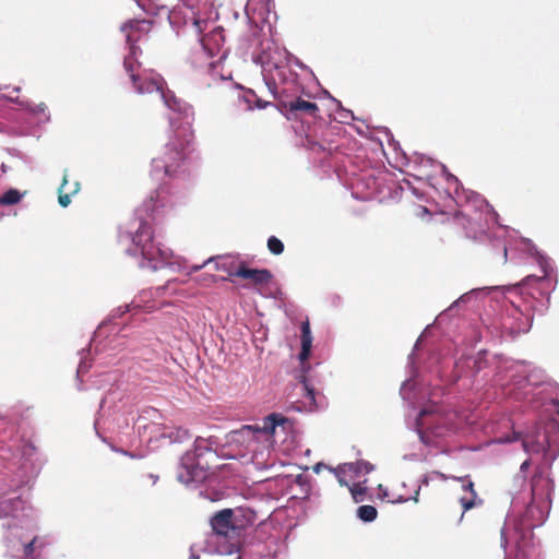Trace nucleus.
<instances>
[{"instance_id":"1","label":"nucleus","mask_w":559,"mask_h":559,"mask_svg":"<svg viewBox=\"0 0 559 559\" xmlns=\"http://www.w3.org/2000/svg\"><path fill=\"white\" fill-rule=\"evenodd\" d=\"M523 250L530 254L538 265L543 275L530 274L521 283L509 285H496L472 288L462 294L447 309L440 312L432 324H428L408 355L407 368L408 378L402 383L400 394L404 401L412 399L421 383L418 380L419 371L416 367V352L420 349L421 340L429 333L433 324L440 325L453 314L455 310L471 302H476L491 294H499L503 297L507 294H514L516 299L510 300V307L500 318L499 329L502 337L515 338L521 333H527L533 323L534 314H545L550 306L551 293L557 286L556 270L554 261L544 252L539 251L535 243L527 238L522 240Z\"/></svg>"},{"instance_id":"2","label":"nucleus","mask_w":559,"mask_h":559,"mask_svg":"<svg viewBox=\"0 0 559 559\" xmlns=\"http://www.w3.org/2000/svg\"><path fill=\"white\" fill-rule=\"evenodd\" d=\"M552 491L554 480L548 471L544 466H537L525 499H521L516 493L511 500L510 510L500 532L501 547L504 550L509 544H514L520 554L530 544L534 528L542 526L549 515Z\"/></svg>"},{"instance_id":"3","label":"nucleus","mask_w":559,"mask_h":559,"mask_svg":"<svg viewBox=\"0 0 559 559\" xmlns=\"http://www.w3.org/2000/svg\"><path fill=\"white\" fill-rule=\"evenodd\" d=\"M158 197V192L152 194L135 209L134 217L126 227L119 228L118 238L120 243L127 245L124 252L136 259L140 269L180 272L183 270V261L170 248L154 240L152 224L163 207Z\"/></svg>"},{"instance_id":"4","label":"nucleus","mask_w":559,"mask_h":559,"mask_svg":"<svg viewBox=\"0 0 559 559\" xmlns=\"http://www.w3.org/2000/svg\"><path fill=\"white\" fill-rule=\"evenodd\" d=\"M126 41L129 46V56L124 58L123 67L130 75L135 92L141 95L157 93L164 105L170 110L169 126L174 127L178 117V119H183V126L187 129L194 120L193 107L166 88L165 81L158 73L145 70L135 74L132 59L136 57L140 47L136 46V38L132 34H127Z\"/></svg>"},{"instance_id":"5","label":"nucleus","mask_w":559,"mask_h":559,"mask_svg":"<svg viewBox=\"0 0 559 559\" xmlns=\"http://www.w3.org/2000/svg\"><path fill=\"white\" fill-rule=\"evenodd\" d=\"M129 311V305L119 306L112 309L108 317L99 323L93 333L90 345L79 352L78 377L85 374L91 369L93 353L96 356L103 353H108L111 356L129 347L128 334L124 333L129 326V321L123 320V316Z\"/></svg>"},{"instance_id":"6","label":"nucleus","mask_w":559,"mask_h":559,"mask_svg":"<svg viewBox=\"0 0 559 559\" xmlns=\"http://www.w3.org/2000/svg\"><path fill=\"white\" fill-rule=\"evenodd\" d=\"M436 164L448 183V188L444 191L445 194L456 206L461 207V210L455 212L454 218L463 217L466 221V225L463 223L465 228L479 225L480 231H484L481 225L483 217H485L487 226H489V222L497 223V218H499L498 213L483 195L465 189L459 178L451 174L444 164Z\"/></svg>"},{"instance_id":"7","label":"nucleus","mask_w":559,"mask_h":559,"mask_svg":"<svg viewBox=\"0 0 559 559\" xmlns=\"http://www.w3.org/2000/svg\"><path fill=\"white\" fill-rule=\"evenodd\" d=\"M191 126L192 123L185 129L183 119L178 118L175 126H170L174 135L165 144L162 154L152 159L151 176L155 180H163L164 177L175 178L185 173L192 138Z\"/></svg>"},{"instance_id":"8","label":"nucleus","mask_w":559,"mask_h":559,"mask_svg":"<svg viewBox=\"0 0 559 559\" xmlns=\"http://www.w3.org/2000/svg\"><path fill=\"white\" fill-rule=\"evenodd\" d=\"M510 393L514 400L522 401L527 407L539 409L558 403L559 384L550 379H538L536 372H532L518 380Z\"/></svg>"},{"instance_id":"9","label":"nucleus","mask_w":559,"mask_h":559,"mask_svg":"<svg viewBox=\"0 0 559 559\" xmlns=\"http://www.w3.org/2000/svg\"><path fill=\"white\" fill-rule=\"evenodd\" d=\"M420 442L427 447L435 445V438H443L450 430V423L439 411V406L432 403L420 408L413 426L411 427Z\"/></svg>"},{"instance_id":"10","label":"nucleus","mask_w":559,"mask_h":559,"mask_svg":"<svg viewBox=\"0 0 559 559\" xmlns=\"http://www.w3.org/2000/svg\"><path fill=\"white\" fill-rule=\"evenodd\" d=\"M212 452L203 437H197L193 443V449L188 450L180 457V467L183 469L178 473L177 479L181 484L190 486L199 484L206 479L209 473L201 463L200 459L206 453Z\"/></svg>"},{"instance_id":"11","label":"nucleus","mask_w":559,"mask_h":559,"mask_svg":"<svg viewBox=\"0 0 559 559\" xmlns=\"http://www.w3.org/2000/svg\"><path fill=\"white\" fill-rule=\"evenodd\" d=\"M14 457L16 459V471L9 479L12 487L27 486L40 473L41 465L36 457V447L23 441L15 448Z\"/></svg>"},{"instance_id":"12","label":"nucleus","mask_w":559,"mask_h":559,"mask_svg":"<svg viewBox=\"0 0 559 559\" xmlns=\"http://www.w3.org/2000/svg\"><path fill=\"white\" fill-rule=\"evenodd\" d=\"M210 525L217 538L216 552L229 556L240 551V542L230 540V535H237L233 520V509L226 508L215 512L210 519Z\"/></svg>"},{"instance_id":"13","label":"nucleus","mask_w":559,"mask_h":559,"mask_svg":"<svg viewBox=\"0 0 559 559\" xmlns=\"http://www.w3.org/2000/svg\"><path fill=\"white\" fill-rule=\"evenodd\" d=\"M487 350H479L477 356H469L463 354L454 361L453 370L450 374H443V372L438 369L437 372L440 378H445V382L450 385L455 384L463 376L469 374L472 377L477 376L485 367H487L488 361L486 359Z\"/></svg>"},{"instance_id":"14","label":"nucleus","mask_w":559,"mask_h":559,"mask_svg":"<svg viewBox=\"0 0 559 559\" xmlns=\"http://www.w3.org/2000/svg\"><path fill=\"white\" fill-rule=\"evenodd\" d=\"M142 417L138 418L136 428L140 435L148 432L150 439L148 442H152L153 439H167L170 444L174 443H183L191 438V433L187 428L181 426H168L165 424H141Z\"/></svg>"},{"instance_id":"15","label":"nucleus","mask_w":559,"mask_h":559,"mask_svg":"<svg viewBox=\"0 0 559 559\" xmlns=\"http://www.w3.org/2000/svg\"><path fill=\"white\" fill-rule=\"evenodd\" d=\"M311 369L312 366L309 361H301L299 362V370L295 377L302 385L304 395L309 400L308 404L299 401H293L287 404V411L297 413H312L318 408L317 390L314 389L308 376Z\"/></svg>"},{"instance_id":"16","label":"nucleus","mask_w":559,"mask_h":559,"mask_svg":"<svg viewBox=\"0 0 559 559\" xmlns=\"http://www.w3.org/2000/svg\"><path fill=\"white\" fill-rule=\"evenodd\" d=\"M248 44L252 49L251 60L262 68V72H269L272 68L280 69L272 55L273 41L269 38H261L260 31L252 32L248 37Z\"/></svg>"},{"instance_id":"17","label":"nucleus","mask_w":559,"mask_h":559,"mask_svg":"<svg viewBox=\"0 0 559 559\" xmlns=\"http://www.w3.org/2000/svg\"><path fill=\"white\" fill-rule=\"evenodd\" d=\"M275 108L287 120H297L301 114L316 117V114L319 111L316 103L305 100L301 97L292 98L289 94L286 98H280L278 103H275Z\"/></svg>"},{"instance_id":"18","label":"nucleus","mask_w":559,"mask_h":559,"mask_svg":"<svg viewBox=\"0 0 559 559\" xmlns=\"http://www.w3.org/2000/svg\"><path fill=\"white\" fill-rule=\"evenodd\" d=\"M20 487H12L11 480L7 477L0 478V519L14 518L16 512L22 510L24 501L19 497L4 498L11 491H15Z\"/></svg>"},{"instance_id":"19","label":"nucleus","mask_w":559,"mask_h":559,"mask_svg":"<svg viewBox=\"0 0 559 559\" xmlns=\"http://www.w3.org/2000/svg\"><path fill=\"white\" fill-rule=\"evenodd\" d=\"M261 433L260 425H243L240 429L231 430L224 436L226 447H243Z\"/></svg>"},{"instance_id":"20","label":"nucleus","mask_w":559,"mask_h":559,"mask_svg":"<svg viewBox=\"0 0 559 559\" xmlns=\"http://www.w3.org/2000/svg\"><path fill=\"white\" fill-rule=\"evenodd\" d=\"M202 34L203 32L201 34L198 33L201 47L209 58H213L221 51L225 43L224 28L215 26L209 34Z\"/></svg>"},{"instance_id":"21","label":"nucleus","mask_w":559,"mask_h":559,"mask_svg":"<svg viewBox=\"0 0 559 559\" xmlns=\"http://www.w3.org/2000/svg\"><path fill=\"white\" fill-rule=\"evenodd\" d=\"M277 428L289 432L294 429V421L281 413H271L263 418V424L260 426L261 433L271 436L275 435Z\"/></svg>"},{"instance_id":"22","label":"nucleus","mask_w":559,"mask_h":559,"mask_svg":"<svg viewBox=\"0 0 559 559\" xmlns=\"http://www.w3.org/2000/svg\"><path fill=\"white\" fill-rule=\"evenodd\" d=\"M235 277L250 280L257 285L269 283L273 278V274L267 269H252L246 263H240L235 270Z\"/></svg>"},{"instance_id":"23","label":"nucleus","mask_w":559,"mask_h":559,"mask_svg":"<svg viewBox=\"0 0 559 559\" xmlns=\"http://www.w3.org/2000/svg\"><path fill=\"white\" fill-rule=\"evenodd\" d=\"M186 8L190 9L193 14V26L195 32L201 34L204 32L207 23L198 16L201 9L212 8L215 0H179Z\"/></svg>"},{"instance_id":"24","label":"nucleus","mask_w":559,"mask_h":559,"mask_svg":"<svg viewBox=\"0 0 559 559\" xmlns=\"http://www.w3.org/2000/svg\"><path fill=\"white\" fill-rule=\"evenodd\" d=\"M233 520L237 535H239L248 526L254 524L257 512L249 507H239L233 509Z\"/></svg>"},{"instance_id":"25","label":"nucleus","mask_w":559,"mask_h":559,"mask_svg":"<svg viewBox=\"0 0 559 559\" xmlns=\"http://www.w3.org/2000/svg\"><path fill=\"white\" fill-rule=\"evenodd\" d=\"M312 332L308 320L300 324V350L298 353V360L309 361L312 352Z\"/></svg>"},{"instance_id":"26","label":"nucleus","mask_w":559,"mask_h":559,"mask_svg":"<svg viewBox=\"0 0 559 559\" xmlns=\"http://www.w3.org/2000/svg\"><path fill=\"white\" fill-rule=\"evenodd\" d=\"M302 147L313 154H322L320 162L323 163L331 155V151L311 135L307 134L301 142Z\"/></svg>"},{"instance_id":"27","label":"nucleus","mask_w":559,"mask_h":559,"mask_svg":"<svg viewBox=\"0 0 559 559\" xmlns=\"http://www.w3.org/2000/svg\"><path fill=\"white\" fill-rule=\"evenodd\" d=\"M26 192H21L16 188H9L0 195V205H15L22 201Z\"/></svg>"},{"instance_id":"28","label":"nucleus","mask_w":559,"mask_h":559,"mask_svg":"<svg viewBox=\"0 0 559 559\" xmlns=\"http://www.w3.org/2000/svg\"><path fill=\"white\" fill-rule=\"evenodd\" d=\"M344 467L352 472L356 477L359 476L361 473L369 474L374 471V465L365 460L345 463Z\"/></svg>"},{"instance_id":"29","label":"nucleus","mask_w":559,"mask_h":559,"mask_svg":"<svg viewBox=\"0 0 559 559\" xmlns=\"http://www.w3.org/2000/svg\"><path fill=\"white\" fill-rule=\"evenodd\" d=\"M356 516L364 523H372L378 516V510L371 504H362L357 508Z\"/></svg>"},{"instance_id":"30","label":"nucleus","mask_w":559,"mask_h":559,"mask_svg":"<svg viewBox=\"0 0 559 559\" xmlns=\"http://www.w3.org/2000/svg\"><path fill=\"white\" fill-rule=\"evenodd\" d=\"M205 440V443H207L209 448L212 452H215L216 455L233 459L234 455H227L223 453V449L226 448V444H224V437H217V436H210L207 438H203Z\"/></svg>"},{"instance_id":"31","label":"nucleus","mask_w":559,"mask_h":559,"mask_svg":"<svg viewBox=\"0 0 559 559\" xmlns=\"http://www.w3.org/2000/svg\"><path fill=\"white\" fill-rule=\"evenodd\" d=\"M262 76L269 92L272 94L276 103H278L280 98L287 97L288 92L286 90L278 92L275 79L273 76H271L267 72H262Z\"/></svg>"},{"instance_id":"32","label":"nucleus","mask_w":559,"mask_h":559,"mask_svg":"<svg viewBox=\"0 0 559 559\" xmlns=\"http://www.w3.org/2000/svg\"><path fill=\"white\" fill-rule=\"evenodd\" d=\"M10 100L16 103L21 108L28 111L33 116H36L38 114H45L47 110V106L45 103H39L37 105H33L28 99H20V98L12 99L11 98Z\"/></svg>"},{"instance_id":"33","label":"nucleus","mask_w":559,"mask_h":559,"mask_svg":"<svg viewBox=\"0 0 559 559\" xmlns=\"http://www.w3.org/2000/svg\"><path fill=\"white\" fill-rule=\"evenodd\" d=\"M366 483L367 479H365L362 483H355L347 487L355 503H360L366 500L368 491L367 487L365 486Z\"/></svg>"},{"instance_id":"34","label":"nucleus","mask_w":559,"mask_h":559,"mask_svg":"<svg viewBox=\"0 0 559 559\" xmlns=\"http://www.w3.org/2000/svg\"><path fill=\"white\" fill-rule=\"evenodd\" d=\"M294 484H295V486H297L299 488V493H300L299 498L305 499V500L309 499L311 486H310L308 476H306L304 474L296 475L295 479H294Z\"/></svg>"},{"instance_id":"35","label":"nucleus","mask_w":559,"mask_h":559,"mask_svg":"<svg viewBox=\"0 0 559 559\" xmlns=\"http://www.w3.org/2000/svg\"><path fill=\"white\" fill-rule=\"evenodd\" d=\"M526 485V475L516 473L512 479V488L510 489L511 500L513 496L519 493L521 499H525V495L522 492V488Z\"/></svg>"},{"instance_id":"36","label":"nucleus","mask_w":559,"mask_h":559,"mask_svg":"<svg viewBox=\"0 0 559 559\" xmlns=\"http://www.w3.org/2000/svg\"><path fill=\"white\" fill-rule=\"evenodd\" d=\"M68 170L64 169L62 182L60 187L58 188V203L61 207H68L71 203V193H63L64 187L68 185Z\"/></svg>"},{"instance_id":"37","label":"nucleus","mask_w":559,"mask_h":559,"mask_svg":"<svg viewBox=\"0 0 559 559\" xmlns=\"http://www.w3.org/2000/svg\"><path fill=\"white\" fill-rule=\"evenodd\" d=\"M332 102L336 106L337 120L341 123H349V120L355 119L354 112L349 109L344 108L342 103L338 99L332 98Z\"/></svg>"},{"instance_id":"38","label":"nucleus","mask_w":559,"mask_h":559,"mask_svg":"<svg viewBox=\"0 0 559 559\" xmlns=\"http://www.w3.org/2000/svg\"><path fill=\"white\" fill-rule=\"evenodd\" d=\"M215 260L212 262L214 263V269L216 271H223V272H226L228 274V277H234L235 276V270L237 267H234V263L233 262H229L225 259H223L222 257H213Z\"/></svg>"},{"instance_id":"39","label":"nucleus","mask_w":559,"mask_h":559,"mask_svg":"<svg viewBox=\"0 0 559 559\" xmlns=\"http://www.w3.org/2000/svg\"><path fill=\"white\" fill-rule=\"evenodd\" d=\"M266 247H267V250L274 254V255H280L284 252L285 250V245L284 242L277 238L276 236H270L266 240Z\"/></svg>"},{"instance_id":"40","label":"nucleus","mask_w":559,"mask_h":559,"mask_svg":"<svg viewBox=\"0 0 559 559\" xmlns=\"http://www.w3.org/2000/svg\"><path fill=\"white\" fill-rule=\"evenodd\" d=\"M419 492H420V486H418L416 488V490H415L413 496L405 497L403 495H399L397 497L391 499L390 502L393 503V504H401V503L407 502L409 500H412L414 502H418Z\"/></svg>"},{"instance_id":"41","label":"nucleus","mask_w":559,"mask_h":559,"mask_svg":"<svg viewBox=\"0 0 559 559\" xmlns=\"http://www.w3.org/2000/svg\"><path fill=\"white\" fill-rule=\"evenodd\" d=\"M345 468L346 467H344V465H338L336 468H330V471H332L335 474V477L341 487H349L350 485L344 477Z\"/></svg>"},{"instance_id":"42","label":"nucleus","mask_w":559,"mask_h":559,"mask_svg":"<svg viewBox=\"0 0 559 559\" xmlns=\"http://www.w3.org/2000/svg\"><path fill=\"white\" fill-rule=\"evenodd\" d=\"M522 445H523L524 452L527 454L538 453L542 450H544V447L538 442L523 441Z\"/></svg>"},{"instance_id":"43","label":"nucleus","mask_w":559,"mask_h":559,"mask_svg":"<svg viewBox=\"0 0 559 559\" xmlns=\"http://www.w3.org/2000/svg\"><path fill=\"white\" fill-rule=\"evenodd\" d=\"M475 499H476V497H473L472 495H471L469 498H466V497L460 498V502H461V506H462L463 510L464 511H468L472 508H474L475 507Z\"/></svg>"},{"instance_id":"44","label":"nucleus","mask_w":559,"mask_h":559,"mask_svg":"<svg viewBox=\"0 0 559 559\" xmlns=\"http://www.w3.org/2000/svg\"><path fill=\"white\" fill-rule=\"evenodd\" d=\"M255 98H257V94L252 90H246L242 95V99H243V102H246L248 104L249 109L253 108L251 104H252V102H254Z\"/></svg>"},{"instance_id":"45","label":"nucleus","mask_w":559,"mask_h":559,"mask_svg":"<svg viewBox=\"0 0 559 559\" xmlns=\"http://www.w3.org/2000/svg\"><path fill=\"white\" fill-rule=\"evenodd\" d=\"M481 225H483L484 231L479 230V225H474L469 229L474 233L486 234L487 229H489L491 225H498V227H501V224H499L498 222L497 223L489 222V226H487L486 222H485V217H483V219H481Z\"/></svg>"},{"instance_id":"46","label":"nucleus","mask_w":559,"mask_h":559,"mask_svg":"<svg viewBox=\"0 0 559 559\" xmlns=\"http://www.w3.org/2000/svg\"><path fill=\"white\" fill-rule=\"evenodd\" d=\"M286 55H287L288 62L294 63L296 67H298L300 69H308V67L300 59H298L290 52L286 51Z\"/></svg>"},{"instance_id":"47","label":"nucleus","mask_w":559,"mask_h":559,"mask_svg":"<svg viewBox=\"0 0 559 559\" xmlns=\"http://www.w3.org/2000/svg\"><path fill=\"white\" fill-rule=\"evenodd\" d=\"M383 129H384V132H385V134L388 136V141H389L390 146H392L393 150H395V151L400 150L401 148L400 143L396 140H394L391 131L388 128H385V127Z\"/></svg>"},{"instance_id":"48","label":"nucleus","mask_w":559,"mask_h":559,"mask_svg":"<svg viewBox=\"0 0 559 559\" xmlns=\"http://www.w3.org/2000/svg\"><path fill=\"white\" fill-rule=\"evenodd\" d=\"M267 106H274L275 107V104H273L271 102L262 100V99H260L257 96V98L254 99V108H257V109H264Z\"/></svg>"},{"instance_id":"49","label":"nucleus","mask_w":559,"mask_h":559,"mask_svg":"<svg viewBox=\"0 0 559 559\" xmlns=\"http://www.w3.org/2000/svg\"><path fill=\"white\" fill-rule=\"evenodd\" d=\"M407 187L418 200H425V193L421 190L414 187L411 182H407Z\"/></svg>"},{"instance_id":"50","label":"nucleus","mask_w":559,"mask_h":559,"mask_svg":"<svg viewBox=\"0 0 559 559\" xmlns=\"http://www.w3.org/2000/svg\"><path fill=\"white\" fill-rule=\"evenodd\" d=\"M215 259L214 258H209L207 260H205L202 264H194L190 267V271L189 273H194V272H198L200 271L201 269H203L205 265L207 264H211Z\"/></svg>"},{"instance_id":"51","label":"nucleus","mask_w":559,"mask_h":559,"mask_svg":"<svg viewBox=\"0 0 559 559\" xmlns=\"http://www.w3.org/2000/svg\"><path fill=\"white\" fill-rule=\"evenodd\" d=\"M462 488L465 491H469L473 497H477L476 491L474 490V483L472 480H464Z\"/></svg>"},{"instance_id":"52","label":"nucleus","mask_w":559,"mask_h":559,"mask_svg":"<svg viewBox=\"0 0 559 559\" xmlns=\"http://www.w3.org/2000/svg\"><path fill=\"white\" fill-rule=\"evenodd\" d=\"M531 464H532L531 459H526L525 461H523L522 464L520 465L519 473L526 475L527 471L531 467Z\"/></svg>"},{"instance_id":"53","label":"nucleus","mask_w":559,"mask_h":559,"mask_svg":"<svg viewBox=\"0 0 559 559\" xmlns=\"http://www.w3.org/2000/svg\"><path fill=\"white\" fill-rule=\"evenodd\" d=\"M417 159H419V163L423 164V165L432 166L435 164V162H433V159L431 157H428V156H425V155H419L417 157Z\"/></svg>"},{"instance_id":"54","label":"nucleus","mask_w":559,"mask_h":559,"mask_svg":"<svg viewBox=\"0 0 559 559\" xmlns=\"http://www.w3.org/2000/svg\"><path fill=\"white\" fill-rule=\"evenodd\" d=\"M404 461H421V457L417 453H407L402 456Z\"/></svg>"},{"instance_id":"55","label":"nucleus","mask_w":559,"mask_h":559,"mask_svg":"<svg viewBox=\"0 0 559 559\" xmlns=\"http://www.w3.org/2000/svg\"><path fill=\"white\" fill-rule=\"evenodd\" d=\"M110 449L114 451V452H118V453H121L123 455H127V456H130V457H134V455L132 453H130L129 451H126V450H122V449H118L116 448L115 445L112 444H109Z\"/></svg>"},{"instance_id":"56","label":"nucleus","mask_w":559,"mask_h":559,"mask_svg":"<svg viewBox=\"0 0 559 559\" xmlns=\"http://www.w3.org/2000/svg\"><path fill=\"white\" fill-rule=\"evenodd\" d=\"M322 468H328V466H326L324 463H322V462L317 463V464L313 466V472L318 474V473H320V471H321Z\"/></svg>"},{"instance_id":"57","label":"nucleus","mask_w":559,"mask_h":559,"mask_svg":"<svg viewBox=\"0 0 559 559\" xmlns=\"http://www.w3.org/2000/svg\"><path fill=\"white\" fill-rule=\"evenodd\" d=\"M378 489L380 491L379 495H380L381 498H384V497L389 496L388 488L383 487L382 485H379Z\"/></svg>"},{"instance_id":"58","label":"nucleus","mask_w":559,"mask_h":559,"mask_svg":"<svg viewBox=\"0 0 559 559\" xmlns=\"http://www.w3.org/2000/svg\"><path fill=\"white\" fill-rule=\"evenodd\" d=\"M81 189V185L79 181H74L73 182V189L72 191L70 192L72 195L76 194Z\"/></svg>"},{"instance_id":"59","label":"nucleus","mask_w":559,"mask_h":559,"mask_svg":"<svg viewBox=\"0 0 559 559\" xmlns=\"http://www.w3.org/2000/svg\"><path fill=\"white\" fill-rule=\"evenodd\" d=\"M131 27H132V22H131V21H128V22H124V23L121 25L120 29H121V32H126L128 28H131Z\"/></svg>"},{"instance_id":"60","label":"nucleus","mask_w":559,"mask_h":559,"mask_svg":"<svg viewBox=\"0 0 559 559\" xmlns=\"http://www.w3.org/2000/svg\"><path fill=\"white\" fill-rule=\"evenodd\" d=\"M33 544L34 542H29L28 544L25 545L26 552H31L33 550Z\"/></svg>"},{"instance_id":"61","label":"nucleus","mask_w":559,"mask_h":559,"mask_svg":"<svg viewBox=\"0 0 559 559\" xmlns=\"http://www.w3.org/2000/svg\"><path fill=\"white\" fill-rule=\"evenodd\" d=\"M189 559H200V555H198L195 552H191L189 556Z\"/></svg>"},{"instance_id":"62","label":"nucleus","mask_w":559,"mask_h":559,"mask_svg":"<svg viewBox=\"0 0 559 559\" xmlns=\"http://www.w3.org/2000/svg\"><path fill=\"white\" fill-rule=\"evenodd\" d=\"M323 95H324L325 97H328L329 99H331V100H332V98H334V97L330 94V92H329V91H326V90H324V91H323Z\"/></svg>"},{"instance_id":"63","label":"nucleus","mask_w":559,"mask_h":559,"mask_svg":"<svg viewBox=\"0 0 559 559\" xmlns=\"http://www.w3.org/2000/svg\"><path fill=\"white\" fill-rule=\"evenodd\" d=\"M9 170V167L5 164H1V171L7 173Z\"/></svg>"},{"instance_id":"64","label":"nucleus","mask_w":559,"mask_h":559,"mask_svg":"<svg viewBox=\"0 0 559 559\" xmlns=\"http://www.w3.org/2000/svg\"><path fill=\"white\" fill-rule=\"evenodd\" d=\"M226 58H227V51L225 50V51H223V53L221 55V57H219V61H222V60H224V59H226Z\"/></svg>"}]
</instances>
